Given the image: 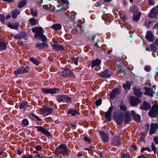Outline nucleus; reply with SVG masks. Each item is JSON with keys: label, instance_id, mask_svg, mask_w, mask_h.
Instances as JSON below:
<instances>
[{"label": "nucleus", "instance_id": "nucleus-1", "mask_svg": "<svg viewBox=\"0 0 158 158\" xmlns=\"http://www.w3.org/2000/svg\"><path fill=\"white\" fill-rule=\"evenodd\" d=\"M56 151L57 152L61 154L63 156L65 155L67 156H68V149L66 145L64 144L60 145L56 148Z\"/></svg>", "mask_w": 158, "mask_h": 158}, {"label": "nucleus", "instance_id": "nucleus-2", "mask_svg": "<svg viewBox=\"0 0 158 158\" xmlns=\"http://www.w3.org/2000/svg\"><path fill=\"white\" fill-rule=\"evenodd\" d=\"M41 90L43 93L46 94H52L58 93L60 91L59 88H56L50 89L43 88L41 89Z\"/></svg>", "mask_w": 158, "mask_h": 158}, {"label": "nucleus", "instance_id": "nucleus-3", "mask_svg": "<svg viewBox=\"0 0 158 158\" xmlns=\"http://www.w3.org/2000/svg\"><path fill=\"white\" fill-rule=\"evenodd\" d=\"M148 114L152 117H156L158 115V106L156 104L153 105Z\"/></svg>", "mask_w": 158, "mask_h": 158}, {"label": "nucleus", "instance_id": "nucleus-4", "mask_svg": "<svg viewBox=\"0 0 158 158\" xmlns=\"http://www.w3.org/2000/svg\"><path fill=\"white\" fill-rule=\"evenodd\" d=\"M32 31L35 33V37L38 39L43 34V29L41 27H35L32 29Z\"/></svg>", "mask_w": 158, "mask_h": 158}, {"label": "nucleus", "instance_id": "nucleus-5", "mask_svg": "<svg viewBox=\"0 0 158 158\" xmlns=\"http://www.w3.org/2000/svg\"><path fill=\"white\" fill-rule=\"evenodd\" d=\"M30 70V68L29 66H22L21 68L15 70L14 73L15 75L18 74H21L23 73H27Z\"/></svg>", "mask_w": 158, "mask_h": 158}, {"label": "nucleus", "instance_id": "nucleus-6", "mask_svg": "<svg viewBox=\"0 0 158 158\" xmlns=\"http://www.w3.org/2000/svg\"><path fill=\"white\" fill-rule=\"evenodd\" d=\"M41 110L42 112V114L45 116H46L52 112L53 109L48 106H44L43 108L41 109Z\"/></svg>", "mask_w": 158, "mask_h": 158}, {"label": "nucleus", "instance_id": "nucleus-7", "mask_svg": "<svg viewBox=\"0 0 158 158\" xmlns=\"http://www.w3.org/2000/svg\"><path fill=\"white\" fill-rule=\"evenodd\" d=\"M57 100L60 102H62L63 103L70 101L71 98L65 95H60L57 96Z\"/></svg>", "mask_w": 158, "mask_h": 158}, {"label": "nucleus", "instance_id": "nucleus-8", "mask_svg": "<svg viewBox=\"0 0 158 158\" xmlns=\"http://www.w3.org/2000/svg\"><path fill=\"white\" fill-rule=\"evenodd\" d=\"M59 74L64 77H71L73 76L72 72L68 69L64 70L59 73Z\"/></svg>", "mask_w": 158, "mask_h": 158}, {"label": "nucleus", "instance_id": "nucleus-9", "mask_svg": "<svg viewBox=\"0 0 158 158\" xmlns=\"http://www.w3.org/2000/svg\"><path fill=\"white\" fill-rule=\"evenodd\" d=\"M120 90L118 88L113 89L112 92L109 94V96L111 99H113L117 95L120 94Z\"/></svg>", "mask_w": 158, "mask_h": 158}, {"label": "nucleus", "instance_id": "nucleus-10", "mask_svg": "<svg viewBox=\"0 0 158 158\" xmlns=\"http://www.w3.org/2000/svg\"><path fill=\"white\" fill-rule=\"evenodd\" d=\"M100 76L106 78H110L111 76V71L106 69L104 71L101 73Z\"/></svg>", "mask_w": 158, "mask_h": 158}, {"label": "nucleus", "instance_id": "nucleus-11", "mask_svg": "<svg viewBox=\"0 0 158 158\" xmlns=\"http://www.w3.org/2000/svg\"><path fill=\"white\" fill-rule=\"evenodd\" d=\"M130 103L131 105L132 106H135L140 102V100L137 98L132 97L130 98Z\"/></svg>", "mask_w": 158, "mask_h": 158}, {"label": "nucleus", "instance_id": "nucleus-12", "mask_svg": "<svg viewBox=\"0 0 158 158\" xmlns=\"http://www.w3.org/2000/svg\"><path fill=\"white\" fill-rule=\"evenodd\" d=\"M158 14V6L152 9L148 15V16L151 18L155 17Z\"/></svg>", "mask_w": 158, "mask_h": 158}, {"label": "nucleus", "instance_id": "nucleus-13", "mask_svg": "<svg viewBox=\"0 0 158 158\" xmlns=\"http://www.w3.org/2000/svg\"><path fill=\"white\" fill-rule=\"evenodd\" d=\"M100 134L102 140L104 142H106L109 140V137L106 133L102 131L100 132Z\"/></svg>", "mask_w": 158, "mask_h": 158}, {"label": "nucleus", "instance_id": "nucleus-14", "mask_svg": "<svg viewBox=\"0 0 158 158\" xmlns=\"http://www.w3.org/2000/svg\"><path fill=\"white\" fill-rule=\"evenodd\" d=\"M51 45L53 49L56 51H58L60 50H64V48L56 42L53 41V43Z\"/></svg>", "mask_w": 158, "mask_h": 158}, {"label": "nucleus", "instance_id": "nucleus-15", "mask_svg": "<svg viewBox=\"0 0 158 158\" xmlns=\"http://www.w3.org/2000/svg\"><path fill=\"white\" fill-rule=\"evenodd\" d=\"M113 108V106H111L108 110V111L105 113V117L109 121H110L111 119V112Z\"/></svg>", "mask_w": 158, "mask_h": 158}, {"label": "nucleus", "instance_id": "nucleus-16", "mask_svg": "<svg viewBox=\"0 0 158 158\" xmlns=\"http://www.w3.org/2000/svg\"><path fill=\"white\" fill-rule=\"evenodd\" d=\"M130 113L129 111L126 112L125 114V118L124 119V123L127 124L130 122L131 120V118L130 115Z\"/></svg>", "mask_w": 158, "mask_h": 158}, {"label": "nucleus", "instance_id": "nucleus-17", "mask_svg": "<svg viewBox=\"0 0 158 158\" xmlns=\"http://www.w3.org/2000/svg\"><path fill=\"white\" fill-rule=\"evenodd\" d=\"M158 129V124L157 123H152L150 125V135H152L156 132V129Z\"/></svg>", "mask_w": 158, "mask_h": 158}, {"label": "nucleus", "instance_id": "nucleus-18", "mask_svg": "<svg viewBox=\"0 0 158 158\" xmlns=\"http://www.w3.org/2000/svg\"><path fill=\"white\" fill-rule=\"evenodd\" d=\"M144 89H145L144 94L146 95H149L150 97H152L153 94L155 93V92L150 88L145 87Z\"/></svg>", "mask_w": 158, "mask_h": 158}, {"label": "nucleus", "instance_id": "nucleus-19", "mask_svg": "<svg viewBox=\"0 0 158 158\" xmlns=\"http://www.w3.org/2000/svg\"><path fill=\"white\" fill-rule=\"evenodd\" d=\"M131 114L133 117V118L137 122L140 121V117L139 115L137 114L134 110H132Z\"/></svg>", "mask_w": 158, "mask_h": 158}, {"label": "nucleus", "instance_id": "nucleus-20", "mask_svg": "<svg viewBox=\"0 0 158 158\" xmlns=\"http://www.w3.org/2000/svg\"><path fill=\"white\" fill-rule=\"evenodd\" d=\"M145 37L146 39L150 42H152L154 40V38L152 33L150 31H147Z\"/></svg>", "mask_w": 158, "mask_h": 158}, {"label": "nucleus", "instance_id": "nucleus-21", "mask_svg": "<svg viewBox=\"0 0 158 158\" xmlns=\"http://www.w3.org/2000/svg\"><path fill=\"white\" fill-rule=\"evenodd\" d=\"M37 130L38 131H41L46 136H49L50 135V132L46 129L44 128L41 126L39 127L38 128Z\"/></svg>", "mask_w": 158, "mask_h": 158}, {"label": "nucleus", "instance_id": "nucleus-22", "mask_svg": "<svg viewBox=\"0 0 158 158\" xmlns=\"http://www.w3.org/2000/svg\"><path fill=\"white\" fill-rule=\"evenodd\" d=\"M121 143V141L118 137L114 136L113 139L112 144L114 146L119 145Z\"/></svg>", "mask_w": 158, "mask_h": 158}, {"label": "nucleus", "instance_id": "nucleus-23", "mask_svg": "<svg viewBox=\"0 0 158 158\" xmlns=\"http://www.w3.org/2000/svg\"><path fill=\"white\" fill-rule=\"evenodd\" d=\"M150 108L149 103L146 102H144L140 107V108L143 110H148Z\"/></svg>", "mask_w": 158, "mask_h": 158}, {"label": "nucleus", "instance_id": "nucleus-24", "mask_svg": "<svg viewBox=\"0 0 158 158\" xmlns=\"http://www.w3.org/2000/svg\"><path fill=\"white\" fill-rule=\"evenodd\" d=\"M115 119L118 125H121L123 122V114H120L117 116Z\"/></svg>", "mask_w": 158, "mask_h": 158}, {"label": "nucleus", "instance_id": "nucleus-25", "mask_svg": "<svg viewBox=\"0 0 158 158\" xmlns=\"http://www.w3.org/2000/svg\"><path fill=\"white\" fill-rule=\"evenodd\" d=\"M35 46L38 48L40 49L45 48L48 47V44L46 43H37L36 44Z\"/></svg>", "mask_w": 158, "mask_h": 158}, {"label": "nucleus", "instance_id": "nucleus-26", "mask_svg": "<svg viewBox=\"0 0 158 158\" xmlns=\"http://www.w3.org/2000/svg\"><path fill=\"white\" fill-rule=\"evenodd\" d=\"M141 13L140 12H137L134 14L133 15V20L136 22L138 21L140 19Z\"/></svg>", "mask_w": 158, "mask_h": 158}, {"label": "nucleus", "instance_id": "nucleus-27", "mask_svg": "<svg viewBox=\"0 0 158 158\" xmlns=\"http://www.w3.org/2000/svg\"><path fill=\"white\" fill-rule=\"evenodd\" d=\"M6 49V44L3 40H0V50H5Z\"/></svg>", "mask_w": 158, "mask_h": 158}, {"label": "nucleus", "instance_id": "nucleus-28", "mask_svg": "<svg viewBox=\"0 0 158 158\" xmlns=\"http://www.w3.org/2000/svg\"><path fill=\"white\" fill-rule=\"evenodd\" d=\"M62 27L61 25L60 24H55L52 25L51 28L54 29L55 30H60L61 29Z\"/></svg>", "mask_w": 158, "mask_h": 158}, {"label": "nucleus", "instance_id": "nucleus-29", "mask_svg": "<svg viewBox=\"0 0 158 158\" xmlns=\"http://www.w3.org/2000/svg\"><path fill=\"white\" fill-rule=\"evenodd\" d=\"M101 63V61L98 59H97L92 61V64L91 67L93 68L95 66H99Z\"/></svg>", "mask_w": 158, "mask_h": 158}, {"label": "nucleus", "instance_id": "nucleus-30", "mask_svg": "<svg viewBox=\"0 0 158 158\" xmlns=\"http://www.w3.org/2000/svg\"><path fill=\"white\" fill-rule=\"evenodd\" d=\"M133 90L136 96H140L142 94V93L140 91V89L135 87L133 88Z\"/></svg>", "mask_w": 158, "mask_h": 158}, {"label": "nucleus", "instance_id": "nucleus-31", "mask_svg": "<svg viewBox=\"0 0 158 158\" xmlns=\"http://www.w3.org/2000/svg\"><path fill=\"white\" fill-rule=\"evenodd\" d=\"M29 59L32 62L37 66L40 63V61L38 60L34 57H32L30 58Z\"/></svg>", "mask_w": 158, "mask_h": 158}, {"label": "nucleus", "instance_id": "nucleus-32", "mask_svg": "<svg viewBox=\"0 0 158 158\" xmlns=\"http://www.w3.org/2000/svg\"><path fill=\"white\" fill-rule=\"evenodd\" d=\"M27 4V1L26 0H22L19 3L18 7L21 8Z\"/></svg>", "mask_w": 158, "mask_h": 158}, {"label": "nucleus", "instance_id": "nucleus-33", "mask_svg": "<svg viewBox=\"0 0 158 158\" xmlns=\"http://www.w3.org/2000/svg\"><path fill=\"white\" fill-rule=\"evenodd\" d=\"M120 107V109L125 112V113L127 111H127V108L126 106L124 104L123 102H121Z\"/></svg>", "mask_w": 158, "mask_h": 158}, {"label": "nucleus", "instance_id": "nucleus-34", "mask_svg": "<svg viewBox=\"0 0 158 158\" xmlns=\"http://www.w3.org/2000/svg\"><path fill=\"white\" fill-rule=\"evenodd\" d=\"M12 16L13 18H16L17 15L19 14L20 12L19 10H16L13 11L12 12Z\"/></svg>", "mask_w": 158, "mask_h": 158}, {"label": "nucleus", "instance_id": "nucleus-35", "mask_svg": "<svg viewBox=\"0 0 158 158\" xmlns=\"http://www.w3.org/2000/svg\"><path fill=\"white\" fill-rule=\"evenodd\" d=\"M8 26L12 29H17L18 27V25L17 23H16L14 25H13L11 23H8Z\"/></svg>", "mask_w": 158, "mask_h": 158}, {"label": "nucleus", "instance_id": "nucleus-36", "mask_svg": "<svg viewBox=\"0 0 158 158\" xmlns=\"http://www.w3.org/2000/svg\"><path fill=\"white\" fill-rule=\"evenodd\" d=\"M29 21L32 25H36L38 22L37 20L33 18L30 19Z\"/></svg>", "mask_w": 158, "mask_h": 158}, {"label": "nucleus", "instance_id": "nucleus-37", "mask_svg": "<svg viewBox=\"0 0 158 158\" xmlns=\"http://www.w3.org/2000/svg\"><path fill=\"white\" fill-rule=\"evenodd\" d=\"M28 107V105L26 102L22 103L20 106V108L23 109L24 110H26Z\"/></svg>", "mask_w": 158, "mask_h": 158}, {"label": "nucleus", "instance_id": "nucleus-38", "mask_svg": "<svg viewBox=\"0 0 158 158\" xmlns=\"http://www.w3.org/2000/svg\"><path fill=\"white\" fill-rule=\"evenodd\" d=\"M30 11L33 16L35 17H36L37 16L38 13L36 10H34L33 9H31L30 10Z\"/></svg>", "mask_w": 158, "mask_h": 158}, {"label": "nucleus", "instance_id": "nucleus-39", "mask_svg": "<svg viewBox=\"0 0 158 158\" xmlns=\"http://www.w3.org/2000/svg\"><path fill=\"white\" fill-rule=\"evenodd\" d=\"M68 114H71L72 116H75L76 114H78V113H77V112L74 110L71 109L69 110L68 113Z\"/></svg>", "mask_w": 158, "mask_h": 158}, {"label": "nucleus", "instance_id": "nucleus-40", "mask_svg": "<svg viewBox=\"0 0 158 158\" xmlns=\"http://www.w3.org/2000/svg\"><path fill=\"white\" fill-rule=\"evenodd\" d=\"M39 38H41V40L43 43H45L47 41V38L44 35H43V34L42 35H41V36H40Z\"/></svg>", "mask_w": 158, "mask_h": 158}, {"label": "nucleus", "instance_id": "nucleus-41", "mask_svg": "<svg viewBox=\"0 0 158 158\" xmlns=\"http://www.w3.org/2000/svg\"><path fill=\"white\" fill-rule=\"evenodd\" d=\"M137 8L136 7L134 6L131 7V11L135 14L137 12H138L137 11Z\"/></svg>", "mask_w": 158, "mask_h": 158}, {"label": "nucleus", "instance_id": "nucleus-42", "mask_svg": "<svg viewBox=\"0 0 158 158\" xmlns=\"http://www.w3.org/2000/svg\"><path fill=\"white\" fill-rule=\"evenodd\" d=\"M123 87L125 89L128 90L130 88V85L129 84L127 83L123 85Z\"/></svg>", "mask_w": 158, "mask_h": 158}, {"label": "nucleus", "instance_id": "nucleus-43", "mask_svg": "<svg viewBox=\"0 0 158 158\" xmlns=\"http://www.w3.org/2000/svg\"><path fill=\"white\" fill-rule=\"evenodd\" d=\"M147 150L149 152L151 151L150 148L149 147H143L142 148L141 150V152H143L144 151Z\"/></svg>", "mask_w": 158, "mask_h": 158}, {"label": "nucleus", "instance_id": "nucleus-44", "mask_svg": "<svg viewBox=\"0 0 158 158\" xmlns=\"http://www.w3.org/2000/svg\"><path fill=\"white\" fill-rule=\"evenodd\" d=\"M102 100L101 98H99L96 101L95 104L97 106L100 105L102 103Z\"/></svg>", "mask_w": 158, "mask_h": 158}, {"label": "nucleus", "instance_id": "nucleus-45", "mask_svg": "<svg viewBox=\"0 0 158 158\" xmlns=\"http://www.w3.org/2000/svg\"><path fill=\"white\" fill-rule=\"evenodd\" d=\"M78 58H74L72 59V61L76 65H77L78 64Z\"/></svg>", "mask_w": 158, "mask_h": 158}, {"label": "nucleus", "instance_id": "nucleus-46", "mask_svg": "<svg viewBox=\"0 0 158 158\" xmlns=\"http://www.w3.org/2000/svg\"><path fill=\"white\" fill-rule=\"evenodd\" d=\"M0 20L1 22L2 23H4L5 20V16L4 15H0Z\"/></svg>", "mask_w": 158, "mask_h": 158}, {"label": "nucleus", "instance_id": "nucleus-47", "mask_svg": "<svg viewBox=\"0 0 158 158\" xmlns=\"http://www.w3.org/2000/svg\"><path fill=\"white\" fill-rule=\"evenodd\" d=\"M151 147L152 151H153L155 153L156 151V148L153 143H152Z\"/></svg>", "mask_w": 158, "mask_h": 158}, {"label": "nucleus", "instance_id": "nucleus-48", "mask_svg": "<svg viewBox=\"0 0 158 158\" xmlns=\"http://www.w3.org/2000/svg\"><path fill=\"white\" fill-rule=\"evenodd\" d=\"M23 123L24 125L27 126L28 124V122L27 120L25 119L23 121Z\"/></svg>", "mask_w": 158, "mask_h": 158}, {"label": "nucleus", "instance_id": "nucleus-49", "mask_svg": "<svg viewBox=\"0 0 158 158\" xmlns=\"http://www.w3.org/2000/svg\"><path fill=\"white\" fill-rule=\"evenodd\" d=\"M144 70L147 72H149L150 70V68L149 66H146L144 68Z\"/></svg>", "mask_w": 158, "mask_h": 158}, {"label": "nucleus", "instance_id": "nucleus-50", "mask_svg": "<svg viewBox=\"0 0 158 158\" xmlns=\"http://www.w3.org/2000/svg\"><path fill=\"white\" fill-rule=\"evenodd\" d=\"M35 148L37 150L39 151L42 149V147L40 146L37 145L35 147Z\"/></svg>", "mask_w": 158, "mask_h": 158}, {"label": "nucleus", "instance_id": "nucleus-51", "mask_svg": "<svg viewBox=\"0 0 158 158\" xmlns=\"http://www.w3.org/2000/svg\"><path fill=\"white\" fill-rule=\"evenodd\" d=\"M32 115L34 116L36 119L37 121H41V119H40L39 118V117H38L37 116L35 115L34 114H32Z\"/></svg>", "mask_w": 158, "mask_h": 158}, {"label": "nucleus", "instance_id": "nucleus-52", "mask_svg": "<svg viewBox=\"0 0 158 158\" xmlns=\"http://www.w3.org/2000/svg\"><path fill=\"white\" fill-rule=\"evenodd\" d=\"M84 139L86 141L90 142V140L87 136H85L84 138Z\"/></svg>", "mask_w": 158, "mask_h": 158}, {"label": "nucleus", "instance_id": "nucleus-53", "mask_svg": "<svg viewBox=\"0 0 158 158\" xmlns=\"http://www.w3.org/2000/svg\"><path fill=\"white\" fill-rule=\"evenodd\" d=\"M154 141L155 143L157 144L158 143V139L156 137H154Z\"/></svg>", "mask_w": 158, "mask_h": 158}, {"label": "nucleus", "instance_id": "nucleus-54", "mask_svg": "<svg viewBox=\"0 0 158 158\" xmlns=\"http://www.w3.org/2000/svg\"><path fill=\"white\" fill-rule=\"evenodd\" d=\"M60 8L58 7V8L56 9V10L57 11H59L63 9V6L62 5H60Z\"/></svg>", "mask_w": 158, "mask_h": 158}, {"label": "nucleus", "instance_id": "nucleus-55", "mask_svg": "<svg viewBox=\"0 0 158 158\" xmlns=\"http://www.w3.org/2000/svg\"><path fill=\"white\" fill-rule=\"evenodd\" d=\"M122 158H129V156L128 155H124L122 154V156H121Z\"/></svg>", "mask_w": 158, "mask_h": 158}, {"label": "nucleus", "instance_id": "nucleus-56", "mask_svg": "<svg viewBox=\"0 0 158 158\" xmlns=\"http://www.w3.org/2000/svg\"><path fill=\"white\" fill-rule=\"evenodd\" d=\"M119 72L121 74V76L123 77L125 74V72L124 70H121L119 71Z\"/></svg>", "mask_w": 158, "mask_h": 158}, {"label": "nucleus", "instance_id": "nucleus-57", "mask_svg": "<svg viewBox=\"0 0 158 158\" xmlns=\"http://www.w3.org/2000/svg\"><path fill=\"white\" fill-rule=\"evenodd\" d=\"M149 4L150 5H153L154 4L153 0H149Z\"/></svg>", "mask_w": 158, "mask_h": 158}, {"label": "nucleus", "instance_id": "nucleus-58", "mask_svg": "<svg viewBox=\"0 0 158 158\" xmlns=\"http://www.w3.org/2000/svg\"><path fill=\"white\" fill-rule=\"evenodd\" d=\"M146 84L149 85V86H151V84L150 82V80H148L146 81Z\"/></svg>", "mask_w": 158, "mask_h": 158}, {"label": "nucleus", "instance_id": "nucleus-59", "mask_svg": "<svg viewBox=\"0 0 158 158\" xmlns=\"http://www.w3.org/2000/svg\"><path fill=\"white\" fill-rule=\"evenodd\" d=\"M154 43L155 44L158 46V39H156Z\"/></svg>", "mask_w": 158, "mask_h": 158}, {"label": "nucleus", "instance_id": "nucleus-60", "mask_svg": "<svg viewBox=\"0 0 158 158\" xmlns=\"http://www.w3.org/2000/svg\"><path fill=\"white\" fill-rule=\"evenodd\" d=\"M43 8L45 9L48 10V5H44L43 6Z\"/></svg>", "mask_w": 158, "mask_h": 158}, {"label": "nucleus", "instance_id": "nucleus-61", "mask_svg": "<svg viewBox=\"0 0 158 158\" xmlns=\"http://www.w3.org/2000/svg\"><path fill=\"white\" fill-rule=\"evenodd\" d=\"M65 15L68 16H70V13L69 12H65Z\"/></svg>", "mask_w": 158, "mask_h": 158}, {"label": "nucleus", "instance_id": "nucleus-62", "mask_svg": "<svg viewBox=\"0 0 158 158\" xmlns=\"http://www.w3.org/2000/svg\"><path fill=\"white\" fill-rule=\"evenodd\" d=\"M79 27L80 28V29L81 30H82L83 31H84V28L81 26V25H80L79 26Z\"/></svg>", "mask_w": 158, "mask_h": 158}, {"label": "nucleus", "instance_id": "nucleus-63", "mask_svg": "<svg viewBox=\"0 0 158 158\" xmlns=\"http://www.w3.org/2000/svg\"><path fill=\"white\" fill-rule=\"evenodd\" d=\"M98 41L97 40L96 41V43H95V46L97 47V48H99V47L98 46Z\"/></svg>", "mask_w": 158, "mask_h": 158}, {"label": "nucleus", "instance_id": "nucleus-64", "mask_svg": "<svg viewBox=\"0 0 158 158\" xmlns=\"http://www.w3.org/2000/svg\"><path fill=\"white\" fill-rule=\"evenodd\" d=\"M117 68L119 69H120V70H122V67L120 65H117Z\"/></svg>", "mask_w": 158, "mask_h": 158}]
</instances>
